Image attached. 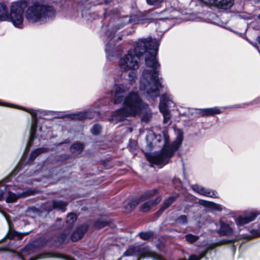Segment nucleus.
Wrapping results in <instances>:
<instances>
[{"label": "nucleus", "instance_id": "nucleus-14", "mask_svg": "<svg viewBox=\"0 0 260 260\" xmlns=\"http://www.w3.org/2000/svg\"><path fill=\"white\" fill-rule=\"evenodd\" d=\"M220 228L217 231V233L221 236H230L233 233V230L230 225L220 220Z\"/></svg>", "mask_w": 260, "mask_h": 260}, {"label": "nucleus", "instance_id": "nucleus-22", "mask_svg": "<svg viewBox=\"0 0 260 260\" xmlns=\"http://www.w3.org/2000/svg\"><path fill=\"white\" fill-rule=\"evenodd\" d=\"M46 149L44 148H38L32 151L29 158L28 161L30 162L32 161L39 154L45 151Z\"/></svg>", "mask_w": 260, "mask_h": 260}, {"label": "nucleus", "instance_id": "nucleus-26", "mask_svg": "<svg viewBox=\"0 0 260 260\" xmlns=\"http://www.w3.org/2000/svg\"><path fill=\"white\" fill-rule=\"evenodd\" d=\"M153 236V233L152 232H141L139 233L140 237L143 240H148L151 238Z\"/></svg>", "mask_w": 260, "mask_h": 260}, {"label": "nucleus", "instance_id": "nucleus-1", "mask_svg": "<svg viewBox=\"0 0 260 260\" xmlns=\"http://www.w3.org/2000/svg\"><path fill=\"white\" fill-rule=\"evenodd\" d=\"M159 42L151 38L139 40L134 50L120 57L118 67L121 72L136 70L139 67L140 57L146 53L145 64L151 70L145 69L142 73L140 81L139 89L148 100H153L158 96L159 88L162 85L158 77L159 69L156 55Z\"/></svg>", "mask_w": 260, "mask_h": 260}, {"label": "nucleus", "instance_id": "nucleus-4", "mask_svg": "<svg viewBox=\"0 0 260 260\" xmlns=\"http://www.w3.org/2000/svg\"><path fill=\"white\" fill-rule=\"evenodd\" d=\"M183 140V133L178 131L175 140L170 143V138L167 133L163 132L162 135L156 136L153 142L148 145L150 149L155 146L162 147L160 152L152 154H145L147 159L152 164L163 166L169 163L171 158L178 150Z\"/></svg>", "mask_w": 260, "mask_h": 260}, {"label": "nucleus", "instance_id": "nucleus-5", "mask_svg": "<svg viewBox=\"0 0 260 260\" xmlns=\"http://www.w3.org/2000/svg\"><path fill=\"white\" fill-rule=\"evenodd\" d=\"M123 255L129 256L137 255L139 256V259L151 257L154 259H161L159 255L153 252L147 247H131L124 252Z\"/></svg>", "mask_w": 260, "mask_h": 260}, {"label": "nucleus", "instance_id": "nucleus-43", "mask_svg": "<svg viewBox=\"0 0 260 260\" xmlns=\"http://www.w3.org/2000/svg\"><path fill=\"white\" fill-rule=\"evenodd\" d=\"M19 256L20 257V258L21 259V260H24L23 259V258L21 256V255H19ZM30 260H35V259L34 258H31Z\"/></svg>", "mask_w": 260, "mask_h": 260}, {"label": "nucleus", "instance_id": "nucleus-8", "mask_svg": "<svg viewBox=\"0 0 260 260\" xmlns=\"http://www.w3.org/2000/svg\"><path fill=\"white\" fill-rule=\"evenodd\" d=\"M112 25H109V29L106 32V36L107 37V39L109 40L108 42L106 44L105 51L107 54V58L108 59H111L112 57H113L114 54L113 52V45L112 42V39L115 32L120 28L121 26H116L115 28H111Z\"/></svg>", "mask_w": 260, "mask_h": 260}, {"label": "nucleus", "instance_id": "nucleus-33", "mask_svg": "<svg viewBox=\"0 0 260 260\" xmlns=\"http://www.w3.org/2000/svg\"><path fill=\"white\" fill-rule=\"evenodd\" d=\"M6 189V186L2 185V183L0 182V201L3 198L4 192L5 191Z\"/></svg>", "mask_w": 260, "mask_h": 260}, {"label": "nucleus", "instance_id": "nucleus-24", "mask_svg": "<svg viewBox=\"0 0 260 260\" xmlns=\"http://www.w3.org/2000/svg\"><path fill=\"white\" fill-rule=\"evenodd\" d=\"M176 197L171 196L168 198L163 203L161 208L160 209L161 212H162L165 209H167L175 201Z\"/></svg>", "mask_w": 260, "mask_h": 260}, {"label": "nucleus", "instance_id": "nucleus-3", "mask_svg": "<svg viewBox=\"0 0 260 260\" xmlns=\"http://www.w3.org/2000/svg\"><path fill=\"white\" fill-rule=\"evenodd\" d=\"M26 8L25 18L32 23L46 21L52 19L55 15V11L52 6L37 3L28 7L26 1L21 0L12 4L7 21L12 22L16 27L23 28V13Z\"/></svg>", "mask_w": 260, "mask_h": 260}, {"label": "nucleus", "instance_id": "nucleus-2", "mask_svg": "<svg viewBox=\"0 0 260 260\" xmlns=\"http://www.w3.org/2000/svg\"><path fill=\"white\" fill-rule=\"evenodd\" d=\"M129 88L123 84H115L113 87L112 94L114 103H123V107L114 112L109 119L114 124L124 121L128 116H135L139 114H142L141 120L145 122H148L152 118L148 105L143 102L137 92H131L125 96Z\"/></svg>", "mask_w": 260, "mask_h": 260}, {"label": "nucleus", "instance_id": "nucleus-29", "mask_svg": "<svg viewBox=\"0 0 260 260\" xmlns=\"http://www.w3.org/2000/svg\"><path fill=\"white\" fill-rule=\"evenodd\" d=\"M90 131L92 134L94 135H98L101 131V126L99 124H95L92 126Z\"/></svg>", "mask_w": 260, "mask_h": 260}, {"label": "nucleus", "instance_id": "nucleus-23", "mask_svg": "<svg viewBox=\"0 0 260 260\" xmlns=\"http://www.w3.org/2000/svg\"><path fill=\"white\" fill-rule=\"evenodd\" d=\"M83 149V145L80 143H75L71 147V151L75 154H79Z\"/></svg>", "mask_w": 260, "mask_h": 260}, {"label": "nucleus", "instance_id": "nucleus-17", "mask_svg": "<svg viewBox=\"0 0 260 260\" xmlns=\"http://www.w3.org/2000/svg\"><path fill=\"white\" fill-rule=\"evenodd\" d=\"M199 203L200 205L217 211H221L225 209L222 205L214 202H208L205 200H200Z\"/></svg>", "mask_w": 260, "mask_h": 260}, {"label": "nucleus", "instance_id": "nucleus-46", "mask_svg": "<svg viewBox=\"0 0 260 260\" xmlns=\"http://www.w3.org/2000/svg\"><path fill=\"white\" fill-rule=\"evenodd\" d=\"M258 18L260 19V14L258 15Z\"/></svg>", "mask_w": 260, "mask_h": 260}, {"label": "nucleus", "instance_id": "nucleus-18", "mask_svg": "<svg viewBox=\"0 0 260 260\" xmlns=\"http://www.w3.org/2000/svg\"><path fill=\"white\" fill-rule=\"evenodd\" d=\"M200 114L202 116H213L215 114H218L221 113L220 108L215 107L211 108H206L200 109Z\"/></svg>", "mask_w": 260, "mask_h": 260}, {"label": "nucleus", "instance_id": "nucleus-6", "mask_svg": "<svg viewBox=\"0 0 260 260\" xmlns=\"http://www.w3.org/2000/svg\"><path fill=\"white\" fill-rule=\"evenodd\" d=\"M10 176H9L4 180L0 182L2 183V185H5L6 186V189L4 193L6 191V190H8V196H7L6 200L7 203L15 202L19 198L26 197L33 194L32 191L31 190L22 192H17L16 193L12 192L11 190H16V189L15 188L16 186H12L9 185L5 184L8 181V180L10 179Z\"/></svg>", "mask_w": 260, "mask_h": 260}, {"label": "nucleus", "instance_id": "nucleus-20", "mask_svg": "<svg viewBox=\"0 0 260 260\" xmlns=\"http://www.w3.org/2000/svg\"><path fill=\"white\" fill-rule=\"evenodd\" d=\"M9 9L4 3H0V21H7L8 19Z\"/></svg>", "mask_w": 260, "mask_h": 260}, {"label": "nucleus", "instance_id": "nucleus-40", "mask_svg": "<svg viewBox=\"0 0 260 260\" xmlns=\"http://www.w3.org/2000/svg\"><path fill=\"white\" fill-rule=\"evenodd\" d=\"M173 17H174V16L173 15H167L162 19H169V18H172Z\"/></svg>", "mask_w": 260, "mask_h": 260}, {"label": "nucleus", "instance_id": "nucleus-21", "mask_svg": "<svg viewBox=\"0 0 260 260\" xmlns=\"http://www.w3.org/2000/svg\"><path fill=\"white\" fill-rule=\"evenodd\" d=\"M77 216L75 214L71 213L68 214L67 218V224H68L69 230H71L75 221L77 220Z\"/></svg>", "mask_w": 260, "mask_h": 260}, {"label": "nucleus", "instance_id": "nucleus-38", "mask_svg": "<svg viewBox=\"0 0 260 260\" xmlns=\"http://www.w3.org/2000/svg\"><path fill=\"white\" fill-rule=\"evenodd\" d=\"M1 213H2V214L3 215V216L5 217L9 226H10V221L8 218V217L7 216V215L4 212H2L1 211Z\"/></svg>", "mask_w": 260, "mask_h": 260}, {"label": "nucleus", "instance_id": "nucleus-42", "mask_svg": "<svg viewBox=\"0 0 260 260\" xmlns=\"http://www.w3.org/2000/svg\"><path fill=\"white\" fill-rule=\"evenodd\" d=\"M0 105L1 106H8V104L6 103H3L0 101Z\"/></svg>", "mask_w": 260, "mask_h": 260}, {"label": "nucleus", "instance_id": "nucleus-39", "mask_svg": "<svg viewBox=\"0 0 260 260\" xmlns=\"http://www.w3.org/2000/svg\"><path fill=\"white\" fill-rule=\"evenodd\" d=\"M256 42L260 45V36H257L256 38ZM258 50L260 53V47H258Z\"/></svg>", "mask_w": 260, "mask_h": 260}, {"label": "nucleus", "instance_id": "nucleus-34", "mask_svg": "<svg viewBox=\"0 0 260 260\" xmlns=\"http://www.w3.org/2000/svg\"><path fill=\"white\" fill-rule=\"evenodd\" d=\"M68 234L69 233L62 234L60 237V238L59 239V241L61 243L63 242L66 240L67 236Z\"/></svg>", "mask_w": 260, "mask_h": 260}, {"label": "nucleus", "instance_id": "nucleus-25", "mask_svg": "<svg viewBox=\"0 0 260 260\" xmlns=\"http://www.w3.org/2000/svg\"><path fill=\"white\" fill-rule=\"evenodd\" d=\"M160 112L164 116V122L167 123L171 118V114L169 109L159 108Z\"/></svg>", "mask_w": 260, "mask_h": 260}, {"label": "nucleus", "instance_id": "nucleus-7", "mask_svg": "<svg viewBox=\"0 0 260 260\" xmlns=\"http://www.w3.org/2000/svg\"><path fill=\"white\" fill-rule=\"evenodd\" d=\"M19 108L29 113L32 117L31 127L30 130V137L29 141L27 143V148H26L25 150V151H26L27 149H28V147L31 145V143L35 137L36 128L38 125V115L40 114H42L43 112L40 110L28 109L23 107H19Z\"/></svg>", "mask_w": 260, "mask_h": 260}, {"label": "nucleus", "instance_id": "nucleus-31", "mask_svg": "<svg viewBox=\"0 0 260 260\" xmlns=\"http://www.w3.org/2000/svg\"><path fill=\"white\" fill-rule=\"evenodd\" d=\"M146 1L149 5L156 6L162 3L164 0H146Z\"/></svg>", "mask_w": 260, "mask_h": 260}, {"label": "nucleus", "instance_id": "nucleus-30", "mask_svg": "<svg viewBox=\"0 0 260 260\" xmlns=\"http://www.w3.org/2000/svg\"><path fill=\"white\" fill-rule=\"evenodd\" d=\"M187 222V217L185 215H181L176 219V223L178 224H185Z\"/></svg>", "mask_w": 260, "mask_h": 260}, {"label": "nucleus", "instance_id": "nucleus-27", "mask_svg": "<svg viewBox=\"0 0 260 260\" xmlns=\"http://www.w3.org/2000/svg\"><path fill=\"white\" fill-rule=\"evenodd\" d=\"M128 81L130 84H133L134 83L136 82V80L137 79V75L135 72H131L128 75Z\"/></svg>", "mask_w": 260, "mask_h": 260}, {"label": "nucleus", "instance_id": "nucleus-13", "mask_svg": "<svg viewBox=\"0 0 260 260\" xmlns=\"http://www.w3.org/2000/svg\"><path fill=\"white\" fill-rule=\"evenodd\" d=\"M191 188L200 194L214 198H218L217 192L215 190L206 189L204 187L198 185H192Z\"/></svg>", "mask_w": 260, "mask_h": 260}, {"label": "nucleus", "instance_id": "nucleus-41", "mask_svg": "<svg viewBox=\"0 0 260 260\" xmlns=\"http://www.w3.org/2000/svg\"><path fill=\"white\" fill-rule=\"evenodd\" d=\"M17 235H18L17 233H16ZM27 233H23V234H18V236L19 237L20 239L22 238V237L24 236V235H26Z\"/></svg>", "mask_w": 260, "mask_h": 260}, {"label": "nucleus", "instance_id": "nucleus-37", "mask_svg": "<svg viewBox=\"0 0 260 260\" xmlns=\"http://www.w3.org/2000/svg\"><path fill=\"white\" fill-rule=\"evenodd\" d=\"M20 162H19L17 165L16 166V167H15V168L14 169L13 172L12 173V174H11V176H12L13 174H15V172L17 171V170H19L20 169Z\"/></svg>", "mask_w": 260, "mask_h": 260}, {"label": "nucleus", "instance_id": "nucleus-44", "mask_svg": "<svg viewBox=\"0 0 260 260\" xmlns=\"http://www.w3.org/2000/svg\"><path fill=\"white\" fill-rule=\"evenodd\" d=\"M248 41L251 44H252L253 46H256V43H254V44H253L252 43H251L250 41H249V40H248Z\"/></svg>", "mask_w": 260, "mask_h": 260}, {"label": "nucleus", "instance_id": "nucleus-11", "mask_svg": "<svg viewBox=\"0 0 260 260\" xmlns=\"http://www.w3.org/2000/svg\"><path fill=\"white\" fill-rule=\"evenodd\" d=\"M173 100V96L169 93L162 94L160 98L159 108L168 109L174 108L176 105Z\"/></svg>", "mask_w": 260, "mask_h": 260}, {"label": "nucleus", "instance_id": "nucleus-15", "mask_svg": "<svg viewBox=\"0 0 260 260\" xmlns=\"http://www.w3.org/2000/svg\"><path fill=\"white\" fill-rule=\"evenodd\" d=\"M161 200L160 197H157L154 200L148 201L142 204L140 208V210L143 212L148 211L152 207L158 204Z\"/></svg>", "mask_w": 260, "mask_h": 260}, {"label": "nucleus", "instance_id": "nucleus-19", "mask_svg": "<svg viewBox=\"0 0 260 260\" xmlns=\"http://www.w3.org/2000/svg\"><path fill=\"white\" fill-rule=\"evenodd\" d=\"M95 113L92 112H80L72 115V118L76 120H83L86 118H92Z\"/></svg>", "mask_w": 260, "mask_h": 260}, {"label": "nucleus", "instance_id": "nucleus-36", "mask_svg": "<svg viewBox=\"0 0 260 260\" xmlns=\"http://www.w3.org/2000/svg\"><path fill=\"white\" fill-rule=\"evenodd\" d=\"M175 11V9L173 8H170L169 9L165 10L162 13H173Z\"/></svg>", "mask_w": 260, "mask_h": 260}, {"label": "nucleus", "instance_id": "nucleus-10", "mask_svg": "<svg viewBox=\"0 0 260 260\" xmlns=\"http://www.w3.org/2000/svg\"><path fill=\"white\" fill-rule=\"evenodd\" d=\"M259 213L255 210L247 211L243 216H240L236 219L237 225L240 227L253 221Z\"/></svg>", "mask_w": 260, "mask_h": 260}, {"label": "nucleus", "instance_id": "nucleus-35", "mask_svg": "<svg viewBox=\"0 0 260 260\" xmlns=\"http://www.w3.org/2000/svg\"><path fill=\"white\" fill-rule=\"evenodd\" d=\"M137 18L136 16H132L129 19V21L131 23H137V21L135 20Z\"/></svg>", "mask_w": 260, "mask_h": 260}, {"label": "nucleus", "instance_id": "nucleus-45", "mask_svg": "<svg viewBox=\"0 0 260 260\" xmlns=\"http://www.w3.org/2000/svg\"><path fill=\"white\" fill-rule=\"evenodd\" d=\"M256 100V102H260V98H258Z\"/></svg>", "mask_w": 260, "mask_h": 260}, {"label": "nucleus", "instance_id": "nucleus-12", "mask_svg": "<svg viewBox=\"0 0 260 260\" xmlns=\"http://www.w3.org/2000/svg\"><path fill=\"white\" fill-rule=\"evenodd\" d=\"M68 204L67 202L60 200H54L51 203H48L44 207L45 210L48 212L51 211L52 209H57L62 212H64L66 210V206Z\"/></svg>", "mask_w": 260, "mask_h": 260}, {"label": "nucleus", "instance_id": "nucleus-16", "mask_svg": "<svg viewBox=\"0 0 260 260\" xmlns=\"http://www.w3.org/2000/svg\"><path fill=\"white\" fill-rule=\"evenodd\" d=\"M87 229L86 225H82L78 227L71 236L73 241H77L82 238Z\"/></svg>", "mask_w": 260, "mask_h": 260}, {"label": "nucleus", "instance_id": "nucleus-32", "mask_svg": "<svg viewBox=\"0 0 260 260\" xmlns=\"http://www.w3.org/2000/svg\"><path fill=\"white\" fill-rule=\"evenodd\" d=\"M108 224L107 221L103 220H98L96 222L95 226L98 229H101L105 227Z\"/></svg>", "mask_w": 260, "mask_h": 260}, {"label": "nucleus", "instance_id": "nucleus-9", "mask_svg": "<svg viewBox=\"0 0 260 260\" xmlns=\"http://www.w3.org/2000/svg\"><path fill=\"white\" fill-rule=\"evenodd\" d=\"M158 190L157 189H153L151 190H149L146 192L139 199H136L132 201L131 202L127 204L125 206L126 209H127L128 211L132 210L136 205H137L140 202L144 201L147 199H149L155 194L158 193Z\"/></svg>", "mask_w": 260, "mask_h": 260}, {"label": "nucleus", "instance_id": "nucleus-28", "mask_svg": "<svg viewBox=\"0 0 260 260\" xmlns=\"http://www.w3.org/2000/svg\"><path fill=\"white\" fill-rule=\"evenodd\" d=\"M185 239L188 242L190 243H193L196 242L199 239V237L189 234L185 236Z\"/></svg>", "mask_w": 260, "mask_h": 260}]
</instances>
